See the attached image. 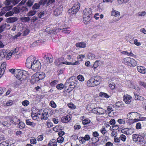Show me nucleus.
Returning a JSON list of instances; mask_svg holds the SVG:
<instances>
[{"label": "nucleus", "instance_id": "obj_1", "mask_svg": "<svg viewBox=\"0 0 146 146\" xmlns=\"http://www.w3.org/2000/svg\"><path fill=\"white\" fill-rule=\"evenodd\" d=\"M26 65L28 68H31L35 72L39 71L41 68V64L40 62L32 56H29L27 58Z\"/></svg>", "mask_w": 146, "mask_h": 146}, {"label": "nucleus", "instance_id": "obj_2", "mask_svg": "<svg viewBox=\"0 0 146 146\" xmlns=\"http://www.w3.org/2000/svg\"><path fill=\"white\" fill-rule=\"evenodd\" d=\"M92 16L93 14L91 9L89 8H85L83 12L84 21L86 22H88L92 19Z\"/></svg>", "mask_w": 146, "mask_h": 146}, {"label": "nucleus", "instance_id": "obj_3", "mask_svg": "<svg viewBox=\"0 0 146 146\" xmlns=\"http://www.w3.org/2000/svg\"><path fill=\"white\" fill-rule=\"evenodd\" d=\"M27 75H29V74L27 72L19 69L16 70V73L14 75L20 81L25 79Z\"/></svg>", "mask_w": 146, "mask_h": 146}, {"label": "nucleus", "instance_id": "obj_4", "mask_svg": "<svg viewBox=\"0 0 146 146\" xmlns=\"http://www.w3.org/2000/svg\"><path fill=\"white\" fill-rule=\"evenodd\" d=\"M140 115L135 112H131L129 113L127 115V117L128 119L134 121L133 123L140 121Z\"/></svg>", "mask_w": 146, "mask_h": 146}, {"label": "nucleus", "instance_id": "obj_5", "mask_svg": "<svg viewBox=\"0 0 146 146\" xmlns=\"http://www.w3.org/2000/svg\"><path fill=\"white\" fill-rule=\"evenodd\" d=\"M123 62L125 64L132 67H134L136 66V61L133 58L129 57L124 58Z\"/></svg>", "mask_w": 146, "mask_h": 146}, {"label": "nucleus", "instance_id": "obj_6", "mask_svg": "<svg viewBox=\"0 0 146 146\" xmlns=\"http://www.w3.org/2000/svg\"><path fill=\"white\" fill-rule=\"evenodd\" d=\"M74 78V77H71L66 81L64 86L65 88H67L68 86H69V88H71L72 86H74L72 87V88H74L75 86V84H76V81L73 79Z\"/></svg>", "mask_w": 146, "mask_h": 146}, {"label": "nucleus", "instance_id": "obj_7", "mask_svg": "<svg viewBox=\"0 0 146 146\" xmlns=\"http://www.w3.org/2000/svg\"><path fill=\"white\" fill-rule=\"evenodd\" d=\"M80 6V4L78 3H75L72 7L68 10V13L72 15L76 14L79 10Z\"/></svg>", "mask_w": 146, "mask_h": 146}, {"label": "nucleus", "instance_id": "obj_8", "mask_svg": "<svg viewBox=\"0 0 146 146\" xmlns=\"http://www.w3.org/2000/svg\"><path fill=\"white\" fill-rule=\"evenodd\" d=\"M42 112L41 113L42 117L41 118V119L46 120H47L48 119V117H49V115L48 114V110L47 109L44 110H42L40 111H39L37 115L38 114L40 115L41 114V112Z\"/></svg>", "mask_w": 146, "mask_h": 146}, {"label": "nucleus", "instance_id": "obj_9", "mask_svg": "<svg viewBox=\"0 0 146 146\" xmlns=\"http://www.w3.org/2000/svg\"><path fill=\"white\" fill-rule=\"evenodd\" d=\"M44 58V59L43 61L44 64L48 63V62L50 63L52 62L53 61V58L50 54H46L45 55Z\"/></svg>", "mask_w": 146, "mask_h": 146}, {"label": "nucleus", "instance_id": "obj_10", "mask_svg": "<svg viewBox=\"0 0 146 146\" xmlns=\"http://www.w3.org/2000/svg\"><path fill=\"white\" fill-rule=\"evenodd\" d=\"M93 112L97 114L102 115L106 112V110L100 107L94 108L92 109Z\"/></svg>", "mask_w": 146, "mask_h": 146}, {"label": "nucleus", "instance_id": "obj_11", "mask_svg": "<svg viewBox=\"0 0 146 146\" xmlns=\"http://www.w3.org/2000/svg\"><path fill=\"white\" fill-rule=\"evenodd\" d=\"M134 131V129L133 128H125L121 130V132L126 135H131Z\"/></svg>", "mask_w": 146, "mask_h": 146}, {"label": "nucleus", "instance_id": "obj_12", "mask_svg": "<svg viewBox=\"0 0 146 146\" xmlns=\"http://www.w3.org/2000/svg\"><path fill=\"white\" fill-rule=\"evenodd\" d=\"M12 5L4 7L2 9L0 13V16L4 15L7 11H9L12 8Z\"/></svg>", "mask_w": 146, "mask_h": 146}, {"label": "nucleus", "instance_id": "obj_13", "mask_svg": "<svg viewBox=\"0 0 146 146\" xmlns=\"http://www.w3.org/2000/svg\"><path fill=\"white\" fill-rule=\"evenodd\" d=\"M10 25L8 24H4L0 26V33L2 32L5 29L6 30L9 29L11 27H9Z\"/></svg>", "mask_w": 146, "mask_h": 146}, {"label": "nucleus", "instance_id": "obj_14", "mask_svg": "<svg viewBox=\"0 0 146 146\" xmlns=\"http://www.w3.org/2000/svg\"><path fill=\"white\" fill-rule=\"evenodd\" d=\"M132 97L126 94L124 96L123 100L125 103L127 104H129L131 101Z\"/></svg>", "mask_w": 146, "mask_h": 146}, {"label": "nucleus", "instance_id": "obj_15", "mask_svg": "<svg viewBox=\"0 0 146 146\" xmlns=\"http://www.w3.org/2000/svg\"><path fill=\"white\" fill-rule=\"evenodd\" d=\"M58 30L59 31H61L62 33L66 34H69L71 32V31L69 29V28L64 27L58 29Z\"/></svg>", "mask_w": 146, "mask_h": 146}, {"label": "nucleus", "instance_id": "obj_16", "mask_svg": "<svg viewBox=\"0 0 146 146\" xmlns=\"http://www.w3.org/2000/svg\"><path fill=\"white\" fill-rule=\"evenodd\" d=\"M137 69L138 72L142 74H145L146 73V69L144 67L138 66L137 67Z\"/></svg>", "mask_w": 146, "mask_h": 146}, {"label": "nucleus", "instance_id": "obj_17", "mask_svg": "<svg viewBox=\"0 0 146 146\" xmlns=\"http://www.w3.org/2000/svg\"><path fill=\"white\" fill-rule=\"evenodd\" d=\"M71 118V116L70 115H68L66 116L62 117L61 120L64 123H67L70 120Z\"/></svg>", "mask_w": 146, "mask_h": 146}, {"label": "nucleus", "instance_id": "obj_18", "mask_svg": "<svg viewBox=\"0 0 146 146\" xmlns=\"http://www.w3.org/2000/svg\"><path fill=\"white\" fill-rule=\"evenodd\" d=\"M39 80L36 74H34L32 76L31 80V82L32 84L36 83Z\"/></svg>", "mask_w": 146, "mask_h": 146}, {"label": "nucleus", "instance_id": "obj_19", "mask_svg": "<svg viewBox=\"0 0 146 146\" xmlns=\"http://www.w3.org/2000/svg\"><path fill=\"white\" fill-rule=\"evenodd\" d=\"M36 74L39 80H42L45 77V74L42 72H37Z\"/></svg>", "mask_w": 146, "mask_h": 146}, {"label": "nucleus", "instance_id": "obj_20", "mask_svg": "<svg viewBox=\"0 0 146 146\" xmlns=\"http://www.w3.org/2000/svg\"><path fill=\"white\" fill-rule=\"evenodd\" d=\"M87 85L89 87H94L96 86L94 81L93 78H92L88 80L87 82Z\"/></svg>", "mask_w": 146, "mask_h": 146}, {"label": "nucleus", "instance_id": "obj_21", "mask_svg": "<svg viewBox=\"0 0 146 146\" xmlns=\"http://www.w3.org/2000/svg\"><path fill=\"white\" fill-rule=\"evenodd\" d=\"M4 53L5 52V54L4 55V58H5L7 60H9L11 57L12 54L10 52H8L7 50H3Z\"/></svg>", "mask_w": 146, "mask_h": 146}, {"label": "nucleus", "instance_id": "obj_22", "mask_svg": "<svg viewBox=\"0 0 146 146\" xmlns=\"http://www.w3.org/2000/svg\"><path fill=\"white\" fill-rule=\"evenodd\" d=\"M18 20L17 17H11L7 19L6 21L8 23H12Z\"/></svg>", "mask_w": 146, "mask_h": 146}, {"label": "nucleus", "instance_id": "obj_23", "mask_svg": "<svg viewBox=\"0 0 146 146\" xmlns=\"http://www.w3.org/2000/svg\"><path fill=\"white\" fill-rule=\"evenodd\" d=\"M93 78L96 86L99 85L100 83L101 80L100 76H96Z\"/></svg>", "mask_w": 146, "mask_h": 146}, {"label": "nucleus", "instance_id": "obj_24", "mask_svg": "<svg viewBox=\"0 0 146 146\" xmlns=\"http://www.w3.org/2000/svg\"><path fill=\"white\" fill-rule=\"evenodd\" d=\"M57 142L56 140L54 139H52L49 142L48 146H57Z\"/></svg>", "mask_w": 146, "mask_h": 146}, {"label": "nucleus", "instance_id": "obj_25", "mask_svg": "<svg viewBox=\"0 0 146 146\" xmlns=\"http://www.w3.org/2000/svg\"><path fill=\"white\" fill-rule=\"evenodd\" d=\"M62 11L61 7H59L54 10V14L56 16H58L62 12Z\"/></svg>", "mask_w": 146, "mask_h": 146}, {"label": "nucleus", "instance_id": "obj_26", "mask_svg": "<svg viewBox=\"0 0 146 146\" xmlns=\"http://www.w3.org/2000/svg\"><path fill=\"white\" fill-rule=\"evenodd\" d=\"M122 103L120 102H117L115 104L113 105L114 108L115 109L117 110H119L122 107Z\"/></svg>", "mask_w": 146, "mask_h": 146}, {"label": "nucleus", "instance_id": "obj_27", "mask_svg": "<svg viewBox=\"0 0 146 146\" xmlns=\"http://www.w3.org/2000/svg\"><path fill=\"white\" fill-rule=\"evenodd\" d=\"M76 46L77 47L84 48L86 46V44L84 42H80L76 43Z\"/></svg>", "mask_w": 146, "mask_h": 146}, {"label": "nucleus", "instance_id": "obj_28", "mask_svg": "<svg viewBox=\"0 0 146 146\" xmlns=\"http://www.w3.org/2000/svg\"><path fill=\"white\" fill-rule=\"evenodd\" d=\"M26 123L27 125L31 126L33 127H34L36 125V124L35 123L31 121L29 119L26 120Z\"/></svg>", "mask_w": 146, "mask_h": 146}, {"label": "nucleus", "instance_id": "obj_29", "mask_svg": "<svg viewBox=\"0 0 146 146\" xmlns=\"http://www.w3.org/2000/svg\"><path fill=\"white\" fill-rule=\"evenodd\" d=\"M121 53L123 54H125L128 56L134 57L135 56L131 52H128L126 51H123L121 52Z\"/></svg>", "mask_w": 146, "mask_h": 146}, {"label": "nucleus", "instance_id": "obj_30", "mask_svg": "<svg viewBox=\"0 0 146 146\" xmlns=\"http://www.w3.org/2000/svg\"><path fill=\"white\" fill-rule=\"evenodd\" d=\"M111 15L115 17L119 16L120 15V13L119 12L115 10H113L111 13Z\"/></svg>", "mask_w": 146, "mask_h": 146}, {"label": "nucleus", "instance_id": "obj_31", "mask_svg": "<svg viewBox=\"0 0 146 146\" xmlns=\"http://www.w3.org/2000/svg\"><path fill=\"white\" fill-rule=\"evenodd\" d=\"M20 12L25 13L28 11V9L26 7L21 6L20 7Z\"/></svg>", "mask_w": 146, "mask_h": 146}, {"label": "nucleus", "instance_id": "obj_32", "mask_svg": "<svg viewBox=\"0 0 146 146\" xmlns=\"http://www.w3.org/2000/svg\"><path fill=\"white\" fill-rule=\"evenodd\" d=\"M40 43V40H37L34 41L32 43H31L30 46L31 47H35L37 46Z\"/></svg>", "mask_w": 146, "mask_h": 146}, {"label": "nucleus", "instance_id": "obj_33", "mask_svg": "<svg viewBox=\"0 0 146 146\" xmlns=\"http://www.w3.org/2000/svg\"><path fill=\"white\" fill-rule=\"evenodd\" d=\"M99 95L100 97H104L106 98H108L110 97V96L106 93L102 92H100L99 93Z\"/></svg>", "mask_w": 146, "mask_h": 146}, {"label": "nucleus", "instance_id": "obj_34", "mask_svg": "<svg viewBox=\"0 0 146 146\" xmlns=\"http://www.w3.org/2000/svg\"><path fill=\"white\" fill-rule=\"evenodd\" d=\"M91 139H92L93 143L94 144L93 145L96 146L97 144H95V143H96L99 141V138L93 137Z\"/></svg>", "mask_w": 146, "mask_h": 146}, {"label": "nucleus", "instance_id": "obj_35", "mask_svg": "<svg viewBox=\"0 0 146 146\" xmlns=\"http://www.w3.org/2000/svg\"><path fill=\"white\" fill-rule=\"evenodd\" d=\"M135 99V100H143V98L141 96L137 95L135 94H134Z\"/></svg>", "mask_w": 146, "mask_h": 146}, {"label": "nucleus", "instance_id": "obj_36", "mask_svg": "<svg viewBox=\"0 0 146 146\" xmlns=\"http://www.w3.org/2000/svg\"><path fill=\"white\" fill-rule=\"evenodd\" d=\"M55 64H56V65L59 66L60 65H62V64H65L66 65H71V62H68L67 61H64L62 62H61V63H60L59 64H58V63H57L56 62H55Z\"/></svg>", "mask_w": 146, "mask_h": 146}, {"label": "nucleus", "instance_id": "obj_37", "mask_svg": "<svg viewBox=\"0 0 146 146\" xmlns=\"http://www.w3.org/2000/svg\"><path fill=\"white\" fill-rule=\"evenodd\" d=\"M19 47H17L16 48L13 49L12 50H11L10 52L13 55L15 54V53L18 52L19 50Z\"/></svg>", "mask_w": 146, "mask_h": 146}, {"label": "nucleus", "instance_id": "obj_38", "mask_svg": "<svg viewBox=\"0 0 146 146\" xmlns=\"http://www.w3.org/2000/svg\"><path fill=\"white\" fill-rule=\"evenodd\" d=\"M95 58V55L92 53H90L88 54V58L90 59L93 60H94Z\"/></svg>", "mask_w": 146, "mask_h": 146}, {"label": "nucleus", "instance_id": "obj_39", "mask_svg": "<svg viewBox=\"0 0 146 146\" xmlns=\"http://www.w3.org/2000/svg\"><path fill=\"white\" fill-rule=\"evenodd\" d=\"M64 87V85L62 83L58 84L56 87L58 90H60L63 89Z\"/></svg>", "mask_w": 146, "mask_h": 146}, {"label": "nucleus", "instance_id": "obj_40", "mask_svg": "<svg viewBox=\"0 0 146 146\" xmlns=\"http://www.w3.org/2000/svg\"><path fill=\"white\" fill-rule=\"evenodd\" d=\"M36 11L33 10L30 11L27 14L28 16L31 17L32 16L35 15L36 13Z\"/></svg>", "mask_w": 146, "mask_h": 146}, {"label": "nucleus", "instance_id": "obj_41", "mask_svg": "<svg viewBox=\"0 0 146 146\" xmlns=\"http://www.w3.org/2000/svg\"><path fill=\"white\" fill-rule=\"evenodd\" d=\"M10 140H6L5 141L3 142L0 143V146H7L8 145H9V142Z\"/></svg>", "mask_w": 146, "mask_h": 146}, {"label": "nucleus", "instance_id": "obj_42", "mask_svg": "<svg viewBox=\"0 0 146 146\" xmlns=\"http://www.w3.org/2000/svg\"><path fill=\"white\" fill-rule=\"evenodd\" d=\"M20 20L22 22H28L30 21V19L29 17H23L20 18Z\"/></svg>", "mask_w": 146, "mask_h": 146}, {"label": "nucleus", "instance_id": "obj_43", "mask_svg": "<svg viewBox=\"0 0 146 146\" xmlns=\"http://www.w3.org/2000/svg\"><path fill=\"white\" fill-rule=\"evenodd\" d=\"M14 12L15 13H18L20 12V7H14L13 9Z\"/></svg>", "mask_w": 146, "mask_h": 146}, {"label": "nucleus", "instance_id": "obj_44", "mask_svg": "<svg viewBox=\"0 0 146 146\" xmlns=\"http://www.w3.org/2000/svg\"><path fill=\"white\" fill-rule=\"evenodd\" d=\"M126 136L123 134H121L119 137V138L120 139V140L123 142H125L126 141Z\"/></svg>", "mask_w": 146, "mask_h": 146}, {"label": "nucleus", "instance_id": "obj_45", "mask_svg": "<svg viewBox=\"0 0 146 146\" xmlns=\"http://www.w3.org/2000/svg\"><path fill=\"white\" fill-rule=\"evenodd\" d=\"M82 123L83 125H87L88 123H90L91 121L90 119H84L82 120Z\"/></svg>", "mask_w": 146, "mask_h": 146}, {"label": "nucleus", "instance_id": "obj_46", "mask_svg": "<svg viewBox=\"0 0 146 146\" xmlns=\"http://www.w3.org/2000/svg\"><path fill=\"white\" fill-rule=\"evenodd\" d=\"M45 31L48 33L50 34L52 33H53L54 34L56 33V32H54V31L52 29L50 30V27L47 28L46 29Z\"/></svg>", "mask_w": 146, "mask_h": 146}, {"label": "nucleus", "instance_id": "obj_47", "mask_svg": "<svg viewBox=\"0 0 146 146\" xmlns=\"http://www.w3.org/2000/svg\"><path fill=\"white\" fill-rule=\"evenodd\" d=\"M18 126L20 129H22L25 128V125L24 123L22 122H20L18 124Z\"/></svg>", "mask_w": 146, "mask_h": 146}, {"label": "nucleus", "instance_id": "obj_48", "mask_svg": "<svg viewBox=\"0 0 146 146\" xmlns=\"http://www.w3.org/2000/svg\"><path fill=\"white\" fill-rule=\"evenodd\" d=\"M85 57L84 55L80 54L78 55L77 57V58L80 61H82Z\"/></svg>", "mask_w": 146, "mask_h": 146}, {"label": "nucleus", "instance_id": "obj_49", "mask_svg": "<svg viewBox=\"0 0 146 146\" xmlns=\"http://www.w3.org/2000/svg\"><path fill=\"white\" fill-rule=\"evenodd\" d=\"M64 139L62 136L59 137L57 139V142L60 143H62L64 141Z\"/></svg>", "mask_w": 146, "mask_h": 146}, {"label": "nucleus", "instance_id": "obj_50", "mask_svg": "<svg viewBox=\"0 0 146 146\" xmlns=\"http://www.w3.org/2000/svg\"><path fill=\"white\" fill-rule=\"evenodd\" d=\"M99 61L98 60L94 62V63L92 66V68L94 69H96L99 66Z\"/></svg>", "mask_w": 146, "mask_h": 146}, {"label": "nucleus", "instance_id": "obj_51", "mask_svg": "<svg viewBox=\"0 0 146 146\" xmlns=\"http://www.w3.org/2000/svg\"><path fill=\"white\" fill-rule=\"evenodd\" d=\"M109 87L111 89L113 90L115 88V85L114 83L112 82V83H110V82H109Z\"/></svg>", "mask_w": 146, "mask_h": 146}, {"label": "nucleus", "instance_id": "obj_52", "mask_svg": "<svg viewBox=\"0 0 146 146\" xmlns=\"http://www.w3.org/2000/svg\"><path fill=\"white\" fill-rule=\"evenodd\" d=\"M49 105L52 107L53 108H56V104L52 100L50 102Z\"/></svg>", "mask_w": 146, "mask_h": 146}, {"label": "nucleus", "instance_id": "obj_53", "mask_svg": "<svg viewBox=\"0 0 146 146\" xmlns=\"http://www.w3.org/2000/svg\"><path fill=\"white\" fill-rule=\"evenodd\" d=\"M29 104V101L27 100L23 101L22 103V105L25 106H27Z\"/></svg>", "mask_w": 146, "mask_h": 146}, {"label": "nucleus", "instance_id": "obj_54", "mask_svg": "<svg viewBox=\"0 0 146 146\" xmlns=\"http://www.w3.org/2000/svg\"><path fill=\"white\" fill-rule=\"evenodd\" d=\"M29 32V30L28 29H25L23 31L22 34L24 36H26L27 35Z\"/></svg>", "mask_w": 146, "mask_h": 146}, {"label": "nucleus", "instance_id": "obj_55", "mask_svg": "<svg viewBox=\"0 0 146 146\" xmlns=\"http://www.w3.org/2000/svg\"><path fill=\"white\" fill-rule=\"evenodd\" d=\"M144 140V139L142 136H141L138 135L137 141L139 142H143Z\"/></svg>", "mask_w": 146, "mask_h": 146}, {"label": "nucleus", "instance_id": "obj_56", "mask_svg": "<svg viewBox=\"0 0 146 146\" xmlns=\"http://www.w3.org/2000/svg\"><path fill=\"white\" fill-rule=\"evenodd\" d=\"M5 53H4L3 50L2 51H0V60H1L3 58H4Z\"/></svg>", "mask_w": 146, "mask_h": 146}, {"label": "nucleus", "instance_id": "obj_57", "mask_svg": "<svg viewBox=\"0 0 146 146\" xmlns=\"http://www.w3.org/2000/svg\"><path fill=\"white\" fill-rule=\"evenodd\" d=\"M14 13L13 11H10L8 12L5 14V16L7 17L12 15Z\"/></svg>", "mask_w": 146, "mask_h": 146}, {"label": "nucleus", "instance_id": "obj_58", "mask_svg": "<svg viewBox=\"0 0 146 146\" xmlns=\"http://www.w3.org/2000/svg\"><path fill=\"white\" fill-rule=\"evenodd\" d=\"M40 7V5L39 4L37 3H35L33 7V10L37 9Z\"/></svg>", "mask_w": 146, "mask_h": 146}, {"label": "nucleus", "instance_id": "obj_59", "mask_svg": "<svg viewBox=\"0 0 146 146\" xmlns=\"http://www.w3.org/2000/svg\"><path fill=\"white\" fill-rule=\"evenodd\" d=\"M58 80H54L52 82L50 83V84L51 86L53 87L55 86V85L57 84L58 83Z\"/></svg>", "mask_w": 146, "mask_h": 146}, {"label": "nucleus", "instance_id": "obj_60", "mask_svg": "<svg viewBox=\"0 0 146 146\" xmlns=\"http://www.w3.org/2000/svg\"><path fill=\"white\" fill-rule=\"evenodd\" d=\"M77 79L80 81H84V78L83 76L79 75L77 76Z\"/></svg>", "mask_w": 146, "mask_h": 146}, {"label": "nucleus", "instance_id": "obj_61", "mask_svg": "<svg viewBox=\"0 0 146 146\" xmlns=\"http://www.w3.org/2000/svg\"><path fill=\"white\" fill-rule=\"evenodd\" d=\"M33 0H29L27 4L28 6L30 7L33 5Z\"/></svg>", "mask_w": 146, "mask_h": 146}, {"label": "nucleus", "instance_id": "obj_62", "mask_svg": "<svg viewBox=\"0 0 146 146\" xmlns=\"http://www.w3.org/2000/svg\"><path fill=\"white\" fill-rule=\"evenodd\" d=\"M136 128L137 129H139L141 128V125L140 122H138L136 123L135 126Z\"/></svg>", "mask_w": 146, "mask_h": 146}, {"label": "nucleus", "instance_id": "obj_63", "mask_svg": "<svg viewBox=\"0 0 146 146\" xmlns=\"http://www.w3.org/2000/svg\"><path fill=\"white\" fill-rule=\"evenodd\" d=\"M45 15V13L44 11L41 12L38 14V17L40 18H43V17Z\"/></svg>", "mask_w": 146, "mask_h": 146}, {"label": "nucleus", "instance_id": "obj_64", "mask_svg": "<svg viewBox=\"0 0 146 146\" xmlns=\"http://www.w3.org/2000/svg\"><path fill=\"white\" fill-rule=\"evenodd\" d=\"M13 103V101L11 100L8 101L6 103V105L7 106H9L12 105Z\"/></svg>", "mask_w": 146, "mask_h": 146}]
</instances>
